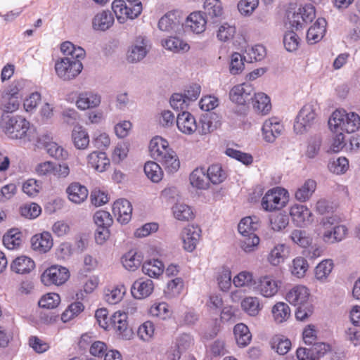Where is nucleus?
Listing matches in <instances>:
<instances>
[{
    "label": "nucleus",
    "mask_w": 360,
    "mask_h": 360,
    "mask_svg": "<svg viewBox=\"0 0 360 360\" xmlns=\"http://www.w3.org/2000/svg\"><path fill=\"white\" fill-rule=\"evenodd\" d=\"M162 44L166 49L174 53L186 52L190 49L186 41L177 37H169L162 40Z\"/></svg>",
    "instance_id": "40"
},
{
    "label": "nucleus",
    "mask_w": 360,
    "mask_h": 360,
    "mask_svg": "<svg viewBox=\"0 0 360 360\" xmlns=\"http://www.w3.org/2000/svg\"><path fill=\"white\" fill-rule=\"evenodd\" d=\"M254 88L252 84L243 83L233 86L229 93L230 99L238 105H247L252 100Z\"/></svg>",
    "instance_id": "9"
},
{
    "label": "nucleus",
    "mask_w": 360,
    "mask_h": 360,
    "mask_svg": "<svg viewBox=\"0 0 360 360\" xmlns=\"http://www.w3.org/2000/svg\"><path fill=\"white\" fill-rule=\"evenodd\" d=\"M72 139L76 148L84 150L89 144V136L87 131L81 126L74 127L72 132Z\"/></svg>",
    "instance_id": "37"
},
{
    "label": "nucleus",
    "mask_w": 360,
    "mask_h": 360,
    "mask_svg": "<svg viewBox=\"0 0 360 360\" xmlns=\"http://www.w3.org/2000/svg\"><path fill=\"white\" fill-rule=\"evenodd\" d=\"M327 22L325 18H319L307 32V39L314 44L322 39L326 31Z\"/></svg>",
    "instance_id": "24"
},
{
    "label": "nucleus",
    "mask_w": 360,
    "mask_h": 360,
    "mask_svg": "<svg viewBox=\"0 0 360 360\" xmlns=\"http://www.w3.org/2000/svg\"><path fill=\"white\" fill-rule=\"evenodd\" d=\"M113 14L109 11L98 13L92 20V27L96 31H105L114 23Z\"/></svg>",
    "instance_id": "26"
},
{
    "label": "nucleus",
    "mask_w": 360,
    "mask_h": 360,
    "mask_svg": "<svg viewBox=\"0 0 360 360\" xmlns=\"http://www.w3.org/2000/svg\"><path fill=\"white\" fill-rule=\"evenodd\" d=\"M328 125L331 130L354 133L360 127V117L353 112L347 113L344 110H336L330 117Z\"/></svg>",
    "instance_id": "3"
},
{
    "label": "nucleus",
    "mask_w": 360,
    "mask_h": 360,
    "mask_svg": "<svg viewBox=\"0 0 360 360\" xmlns=\"http://www.w3.org/2000/svg\"><path fill=\"white\" fill-rule=\"evenodd\" d=\"M177 23L174 13H167L160 19L158 27L162 31L169 32L175 30Z\"/></svg>",
    "instance_id": "59"
},
{
    "label": "nucleus",
    "mask_w": 360,
    "mask_h": 360,
    "mask_svg": "<svg viewBox=\"0 0 360 360\" xmlns=\"http://www.w3.org/2000/svg\"><path fill=\"white\" fill-rule=\"evenodd\" d=\"M283 129V124L276 117L266 120L262 127L263 139L267 143H274Z\"/></svg>",
    "instance_id": "14"
},
{
    "label": "nucleus",
    "mask_w": 360,
    "mask_h": 360,
    "mask_svg": "<svg viewBox=\"0 0 360 360\" xmlns=\"http://www.w3.org/2000/svg\"><path fill=\"white\" fill-rule=\"evenodd\" d=\"M169 149L168 141L160 136H155L150 141L149 150L150 155L157 160Z\"/></svg>",
    "instance_id": "30"
},
{
    "label": "nucleus",
    "mask_w": 360,
    "mask_h": 360,
    "mask_svg": "<svg viewBox=\"0 0 360 360\" xmlns=\"http://www.w3.org/2000/svg\"><path fill=\"white\" fill-rule=\"evenodd\" d=\"M266 56V49L264 46L257 44L253 46H248L244 52V60L247 63L260 61Z\"/></svg>",
    "instance_id": "44"
},
{
    "label": "nucleus",
    "mask_w": 360,
    "mask_h": 360,
    "mask_svg": "<svg viewBox=\"0 0 360 360\" xmlns=\"http://www.w3.org/2000/svg\"><path fill=\"white\" fill-rule=\"evenodd\" d=\"M255 110L263 115L267 114L271 109L269 97L264 93H255L251 101Z\"/></svg>",
    "instance_id": "35"
},
{
    "label": "nucleus",
    "mask_w": 360,
    "mask_h": 360,
    "mask_svg": "<svg viewBox=\"0 0 360 360\" xmlns=\"http://www.w3.org/2000/svg\"><path fill=\"white\" fill-rule=\"evenodd\" d=\"M288 202L287 190L276 187L269 190L263 196L261 205L264 210L272 212L285 206Z\"/></svg>",
    "instance_id": "5"
},
{
    "label": "nucleus",
    "mask_w": 360,
    "mask_h": 360,
    "mask_svg": "<svg viewBox=\"0 0 360 360\" xmlns=\"http://www.w3.org/2000/svg\"><path fill=\"white\" fill-rule=\"evenodd\" d=\"M155 326L152 321H147L141 324L137 331L139 338L145 342L151 340L154 335Z\"/></svg>",
    "instance_id": "61"
},
{
    "label": "nucleus",
    "mask_w": 360,
    "mask_h": 360,
    "mask_svg": "<svg viewBox=\"0 0 360 360\" xmlns=\"http://www.w3.org/2000/svg\"><path fill=\"white\" fill-rule=\"evenodd\" d=\"M328 167L329 170L334 174H344L348 169L349 161L345 157H340L330 161Z\"/></svg>",
    "instance_id": "55"
},
{
    "label": "nucleus",
    "mask_w": 360,
    "mask_h": 360,
    "mask_svg": "<svg viewBox=\"0 0 360 360\" xmlns=\"http://www.w3.org/2000/svg\"><path fill=\"white\" fill-rule=\"evenodd\" d=\"M183 287V279L179 277H176L167 283V290H165V292L169 297H175L180 294Z\"/></svg>",
    "instance_id": "64"
},
{
    "label": "nucleus",
    "mask_w": 360,
    "mask_h": 360,
    "mask_svg": "<svg viewBox=\"0 0 360 360\" xmlns=\"http://www.w3.org/2000/svg\"><path fill=\"white\" fill-rule=\"evenodd\" d=\"M20 100L17 97H12L4 93H1L0 109L6 113L16 111L20 106Z\"/></svg>",
    "instance_id": "49"
},
{
    "label": "nucleus",
    "mask_w": 360,
    "mask_h": 360,
    "mask_svg": "<svg viewBox=\"0 0 360 360\" xmlns=\"http://www.w3.org/2000/svg\"><path fill=\"white\" fill-rule=\"evenodd\" d=\"M142 260L141 253L134 250L127 252L122 258L124 267L131 271L136 270L141 264Z\"/></svg>",
    "instance_id": "36"
},
{
    "label": "nucleus",
    "mask_w": 360,
    "mask_h": 360,
    "mask_svg": "<svg viewBox=\"0 0 360 360\" xmlns=\"http://www.w3.org/2000/svg\"><path fill=\"white\" fill-rule=\"evenodd\" d=\"M209 20L200 11L191 13L186 18L185 26L195 34H201L205 30L206 24Z\"/></svg>",
    "instance_id": "19"
},
{
    "label": "nucleus",
    "mask_w": 360,
    "mask_h": 360,
    "mask_svg": "<svg viewBox=\"0 0 360 360\" xmlns=\"http://www.w3.org/2000/svg\"><path fill=\"white\" fill-rule=\"evenodd\" d=\"M69 277L70 272L66 267L52 266L42 274L41 280L45 285H60L65 283Z\"/></svg>",
    "instance_id": "7"
},
{
    "label": "nucleus",
    "mask_w": 360,
    "mask_h": 360,
    "mask_svg": "<svg viewBox=\"0 0 360 360\" xmlns=\"http://www.w3.org/2000/svg\"><path fill=\"white\" fill-rule=\"evenodd\" d=\"M273 317L276 323H283L290 316V309L288 304L282 302L274 305L271 310Z\"/></svg>",
    "instance_id": "47"
},
{
    "label": "nucleus",
    "mask_w": 360,
    "mask_h": 360,
    "mask_svg": "<svg viewBox=\"0 0 360 360\" xmlns=\"http://www.w3.org/2000/svg\"><path fill=\"white\" fill-rule=\"evenodd\" d=\"M300 41V37L294 31L287 32L284 34L283 44L286 51L289 52H292L297 49Z\"/></svg>",
    "instance_id": "58"
},
{
    "label": "nucleus",
    "mask_w": 360,
    "mask_h": 360,
    "mask_svg": "<svg viewBox=\"0 0 360 360\" xmlns=\"http://www.w3.org/2000/svg\"><path fill=\"white\" fill-rule=\"evenodd\" d=\"M316 117L313 105L307 104L300 110L294 124V130L297 134H302L313 124Z\"/></svg>",
    "instance_id": "8"
},
{
    "label": "nucleus",
    "mask_w": 360,
    "mask_h": 360,
    "mask_svg": "<svg viewBox=\"0 0 360 360\" xmlns=\"http://www.w3.org/2000/svg\"><path fill=\"white\" fill-rule=\"evenodd\" d=\"M112 212L120 224H127L131 219V204L127 199H118L113 203Z\"/></svg>",
    "instance_id": "15"
},
{
    "label": "nucleus",
    "mask_w": 360,
    "mask_h": 360,
    "mask_svg": "<svg viewBox=\"0 0 360 360\" xmlns=\"http://www.w3.org/2000/svg\"><path fill=\"white\" fill-rule=\"evenodd\" d=\"M127 319L126 313L116 311L110 318V326H112L122 338L129 340L132 335V330L128 327Z\"/></svg>",
    "instance_id": "12"
},
{
    "label": "nucleus",
    "mask_w": 360,
    "mask_h": 360,
    "mask_svg": "<svg viewBox=\"0 0 360 360\" xmlns=\"http://www.w3.org/2000/svg\"><path fill=\"white\" fill-rule=\"evenodd\" d=\"M289 223V217L285 214L279 213L270 219L271 229L280 231L286 228Z\"/></svg>",
    "instance_id": "63"
},
{
    "label": "nucleus",
    "mask_w": 360,
    "mask_h": 360,
    "mask_svg": "<svg viewBox=\"0 0 360 360\" xmlns=\"http://www.w3.org/2000/svg\"><path fill=\"white\" fill-rule=\"evenodd\" d=\"M209 182L213 184H219L224 181L226 178V174L222 169L221 165L219 164L212 165L206 170Z\"/></svg>",
    "instance_id": "48"
},
{
    "label": "nucleus",
    "mask_w": 360,
    "mask_h": 360,
    "mask_svg": "<svg viewBox=\"0 0 360 360\" xmlns=\"http://www.w3.org/2000/svg\"><path fill=\"white\" fill-rule=\"evenodd\" d=\"M44 138V147L50 156L56 160H64L68 157V151L56 142L46 141H49V136L46 135Z\"/></svg>",
    "instance_id": "39"
},
{
    "label": "nucleus",
    "mask_w": 360,
    "mask_h": 360,
    "mask_svg": "<svg viewBox=\"0 0 360 360\" xmlns=\"http://www.w3.org/2000/svg\"><path fill=\"white\" fill-rule=\"evenodd\" d=\"M142 8L139 0H114L112 3V9L120 23H124L126 18H137Z\"/></svg>",
    "instance_id": "4"
},
{
    "label": "nucleus",
    "mask_w": 360,
    "mask_h": 360,
    "mask_svg": "<svg viewBox=\"0 0 360 360\" xmlns=\"http://www.w3.org/2000/svg\"><path fill=\"white\" fill-rule=\"evenodd\" d=\"M244 238L240 241V247L245 252L255 251L259 243V238L256 234L242 235Z\"/></svg>",
    "instance_id": "57"
},
{
    "label": "nucleus",
    "mask_w": 360,
    "mask_h": 360,
    "mask_svg": "<svg viewBox=\"0 0 360 360\" xmlns=\"http://www.w3.org/2000/svg\"><path fill=\"white\" fill-rule=\"evenodd\" d=\"M225 153L229 157L235 159L245 165H250L253 162V158L252 155L232 148H227L226 149Z\"/></svg>",
    "instance_id": "53"
},
{
    "label": "nucleus",
    "mask_w": 360,
    "mask_h": 360,
    "mask_svg": "<svg viewBox=\"0 0 360 360\" xmlns=\"http://www.w3.org/2000/svg\"><path fill=\"white\" fill-rule=\"evenodd\" d=\"M154 284L150 279L139 278L132 285L131 292L135 299L141 300L148 297L153 292Z\"/></svg>",
    "instance_id": "18"
},
{
    "label": "nucleus",
    "mask_w": 360,
    "mask_h": 360,
    "mask_svg": "<svg viewBox=\"0 0 360 360\" xmlns=\"http://www.w3.org/2000/svg\"><path fill=\"white\" fill-rule=\"evenodd\" d=\"M244 53L235 52L231 55L229 70L232 75H238L244 69Z\"/></svg>",
    "instance_id": "56"
},
{
    "label": "nucleus",
    "mask_w": 360,
    "mask_h": 360,
    "mask_svg": "<svg viewBox=\"0 0 360 360\" xmlns=\"http://www.w3.org/2000/svg\"><path fill=\"white\" fill-rule=\"evenodd\" d=\"M278 281L271 276L260 277L255 282V289L265 297L274 296L278 290Z\"/></svg>",
    "instance_id": "11"
},
{
    "label": "nucleus",
    "mask_w": 360,
    "mask_h": 360,
    "mask_svg": "<svg viewBox=\"0 0 360 360\" xmlns=\"http://www.w3.org/2000/svg\"><path fill=\"white\" fill-rule=\"evenodd\" d=\"M22 233L17 229L8 231L3 237V243L8 250H15L18 248L22 243Z\"/></svg>",
    "instance_id": "46"
},
{
    "label": "nucleus",
    "mask_w": 360,
    "mask_h": 360,
    "mask_svg": "<svg viewBox=\"0 0 360 360\" xmlns=\"http://www.w3.org/2000/svg\"><path fill=\"white\" fill-rule=\"evenodd\" d=\"M69 200L75 203L83 202L88 197V189L78 182L70 184L66 189Z\"/></svg>",
    "instance_id": "27"
},
{
    "label": "nucleus",
    "mask_w": 360,
    "mask_h": 360,
    "mask_svg": "<svg viewBox=\"0 0 360 360\" xmlns=\"http://www.w3.org/2000/svg\"><path fill=\"white\" fill-rule=\"evenodd\" d=\"M60 297L58 294L51 292L44 295L39 301V306L45 309H53L59 304Z\"/></svg>",
    "instance_id": "60"
},
{
    "label": "nucleus",
    "mask_w": 360,
    "mask_h": 360,
    "mask_svg": "<svg viewBox=\"0 0 360 360\" xmlns=\"http://www.w3.org/2000/svg\"><path fill=\"white\" fill-rule=\"evenodd\" d=\"M101 102V96L93 91H84L78 94L76 105L81 110L98 107Z\"/></svg>",
    "instance_id": "16"
},
{
    "label": "nucleus",
    "mask_w": 360,
    "mask_h": 360,
    "mask_svg": "<svg viewBox=\"0 0 360 360\" xmlns=\"http://www.w3.org/2000/svg\"><path fill=\"white\" fill-rule=\"evenodd\" d=\"M333 266L334 264L332 259H326L322 260L315 268V278L322 283L328 282Z\"/></svg>",
    "instance_id": "31"
},
{
    "label": "nucleus",
    "mask_w": 360,
    "mask_h": 360,
    "mask_svg": "<svg viewBox=\"0 0 360 360\" xmlns=\"http://www.w3.org/2000/svg\"><path fill=\"white\" fill-rule=\"evenodd\" d=\"M257 217H246L240 220L238 225V232L241 235L255 234L254 232L259 228Z\"/></svg>",
    "instance_id": "43"
},
{
    "label": "nucleus",
    "mask_w": 360,
    "mask_h": 360,
    "mask_svg": "<svg viewBox=\"0 0 360 360\" xmlns=\"http://www.w3.org/2000/svg\"><path fill=\"white\" fill-rule=\"evenodd\" d=\"M60 51L65 57L56 63V72L63 80L72 79L82 70L83 65L80 60L84 58L85 51L70 41L62 43Z\"/></svg>",
    "instance_id": "1"
},
{
    "label": "nucleus",
    "mask_w": 360,
    "mask_h": 360,
    "mask_svg": "<svg viewBox=\"0 0 360 360\" xmlns=\"http://www.w3.org/2000/svg\"><path fill=\"white\" fill-rule=\"evenodd\" d=\"M233 333L238 346L244 347L251 341L252 335L249 328L244 323H238L233 328Z\"/></svg>",
    "instance_id": "41"
},
{
    "label": "nucleus",
    "mask_w": 360,
    "mask_h": 360,
    "mask_svg": "<svg viewBox=\"0 0 360 360\" xmlns=\"http://www.w3.org/2000/svg\"><path fill=\"white\" fill-rule=\"evenodd\" d=\"M292 241L301 248L309 247L312 242L309 234L304 230L295 229L290 236Z\"/></svg>",
    "instance_id": "52"
},
{
    "label": "nucleus",
    "mask_w": 360,
    "mask_h": 360,
    "mask_svg": "<svg viewBox=\"0 0 360 360\" xmlns=\"http://www.w3.org/2000/svg\"><path fill=\"white\" fill-rule=\"evenodd\" d=\"M201 229L198 226H188L183 235L184 248L188 252L195 250L200 238Z\"/></svg>",
    "instance_id": "25"
},
{
    "label": "nucleus",
    "mask_w": 360,
    "mask_h": 360,
    "mask_svg": "<svg viewBox=\"0 0 360 360\" xmlns=\"http://www.w3.org/2000/svg\"><path fill=\"white\" fill-rule=\"evenodd\" d=\"M316 183L312 179L307 180L303 185L297 188L295 193V198L300 202L307 201L315 191Z\"/></svg>",
    "instance_id": "45"
},
{
    "label": "nucleus",
    "mask_w": 360,
    "mask_h": 360,
    "mask_svg": "<svg viewBox=\"0 0 360 360\" xmlns=\"http://www.w3.org/2000/svg\"><path fill=\"white\" fill-rule=\"evenodd\" d=\"M190 183L193 187L198 189H206L209 186V181L205 168H196L190 174Z\"/></svg>",
    "instance_id": "33"
},
{
    "label": "nucleus",
    "mask_w": 360,
    "mask_h": 360,
    "mask_svg": "<svg viewBox=\"0 0 360 360\" xmlns=\"http://www.w3.org/2000/svg\"><path fill=\"white\" fill-rule=\"evenodd\" d=\"M88 165L98 172H103L110 165V160L105 152L94 151L88 155Z\"/></svg>",
    "instance_id": "28"
},
{
    "label": "nucleus",
    "mask_w": 360,
    "mask_h": 360,
    "mask_svg": "<svg viewBox=\"0 0 360 360\" xmlns=\"http://www.w3.org/2000/svg\"><path fill=\"white\" fill-rule=\"evenodd\" d=\"M291 347V342L287 338L275 337L271 342V347L280 355L288 353Z\"/></svg>",
    "instance_id": "62"
},
{
    "label": "nucleus",
    "mask_w": 360,
    "mask_h": 360,
    "mask_svg": "<svg viewBox=\"0 0 360 360\" xmlns=\"http://www.w3.org/2000/svg\"><path fill=\"white\" fill-rule=\"evenodd\" d=\"M288 248L283 243L276 244L270 250L267 260L273 266H278L285 262L288 256Z\"/></svg>",
    "instance_id": "29"
},
{
    "label": "nucleus",
    "mask_w": 360,
    "mask_h": 360,
    "mask_svg": "<svg viewBox=\"0 0 360 360\" xmlns=\"http://www.w3.org/2000/svg\"><path fill=\"white\" fill-rule=\"evenodd\" d=\"M176 126L178 129L185 134H192L198 129L194 116L188 111H182L177 115Z\"/></svg>",
    "instance_id": "17"
},
{
    "label": "nucleus",
    "mask_w": 360,
    "mask_h": 360,
    "mask_svg": "<svg viewBox=\"0 0 360 360\" xmlns=\"http://www.w3.org/2000/svg\"><path fill=\"white\" fill-rule=\"evenodd\" d=\"M316 17L315 8L311 4H305L300 7L297 11L288 10L286 13L287 21L292 28L298 30L302 27V24L311 22Z\"/></svg>",
    "instance_id": "6"
},
{
    "label": "nucleus",
    "mask_w": 360,
    "mask_h": 360,
    "mask_svg": "<svg viewBox=\"0 0 360 360\" xmlns=\"http://www.w3.org/2000/svg\"><path fill=\"white\" fill-rule=\"evenodd\" d=\"M203 7V14L209 21L217 22L221 19L224 9L220 0H205Z\"/></svg>",
    "instance_id": "22"
},
{
    "label": "nucleus",
    "mask_w": 360,
    "mask_h": 360,
    "mask_svg": "<svg viewBox=\"0 0 360 360\" xmlns=\"http://www.w3.org/2000/svg\"><path fill=\"white\" fill-rule=\"evenodd\" d=\"M309 289L302 285L294 286L286 295V300L295 306L308 303Z\"/></svg>",
    "instance_id": "20"
},
{
    "label": "nucleus",
    "mask_w": 360,
    "mask_h": 360,
    "mask_svg": "<svg viewBox=\"0 0 360 360\" xmlns=\"http://www.w3.org/2000/svg\"><path fill=\"white\" fill-rule=\"evenodd\" d=\"M242 309L251 316H256L262 309L259 299L257 297H246L241 301Z\"/></svg>",
    "instance_id": "42"
},
{
    "label": "nucleus",
    "mask_w": 360,
    "mask_h": 360,
    "mask_svg": "<svg viewBox=\"0 0 360 360\" xmlns=\"http://www.w3.org/2000/svg\"><path fill=\"white\" fill-rule=\"evenodd\" d=\"M169 173L176 172L180 167V162L176 153L169 148L158 160Z\"/></svg>",
    "instance_id": "34"
},
{
    "label": "nucleus",
    "mask_w": 360,
    "mask_h": 360,
    "mask_svg": "<svg viewBox=\"0 0 360 360\" xmlns=\"http://www.w3.org/2000/svg\"><path fill=\"white\" fill-rule=\"evenodd\" d=\"M309 267L307 261L302 257H297L292 260V274L297 278H302Z\"/></svg>",
    "instance_id": "54"
},
{
    "label": "nucleus",
    "mask_w": 360,
    "mask_h": 360,
    "mask_svg": "<svg viewBox=\"0 0 360 360\" xmlns=\"http://www.w3.org/2000/svg\"><path fill=\"white\" fill-rule=\"evenodd\" d=\"M1 127L9 139L20 140L23 143L37 138L35 128L21 116H3Z\"/></svg>",
    "instance_id": "2"
},
{
    "label": "nucleus",
    "mask_w": 360,
    "mask_h": 360,
    "mask_svg": "<svg viewBox=\"0 0 360 360\" xmlns=\"http://www.w3.org/2000/svg\"><path fill=\"white\" fill-rule=\"evenodd\" d=\"M143 169L148 178L153 182H159L162 178V169L155 162L148 161L146 162Z\"/></svg>",
    "instance_id": "51"
},
{
    "label": "nucleus",
    "mask_w": 360,
    "mask_h": 360,
    "mask_svg": "<svg viewBox=\"0 0 360 360\" xmlns=\"http://www.w3.org/2000/svg\"><path fill=\"white\" fill-rule=\"evenodd\" d=\"M347 233L345 226H335L330 229H323L321 239L326 244H333L342 241Z\"/></svg>",
    "instance_id": "21"
},
{
    "label": "nucleus",
    "mask_w": 360,
    "mask_h": 360,
    "mask_svg": "<svg viewBox=\"0 0 360 360\" xmlns=\"http://www.w3.org/2000/svg\"><path fill=\"white\" fill-rule=\"evenodd\" d=\"M34 261L26 256H20L15 259L11 264V269L17 274H27L34 269Z\"/></svg>",
    "instance_id": "32"
},
{
    "label": "nucleus",
    "mask_w": 360,
    "mask_h": 360,
    "mask_svg": "<svg viewBox=\"0 0 360 360\" xmlns=\"http://www.w3.org/2000/svg\"><path fill=\"white\" fill-rule=\"evenodd\" d=\"M32 248L40 253H46L53 246V238L49 232L44 231L40 234H36L31 238Z\"/></svg>",
    "instance_id": "23"
},
{
    "label": "nucleus",
    "mask_w": 360,
    "mask_h": 360,
    "mask_svg": "<svg viewBox=\"0 0 360 360\" xmlns=\"http://www.w3.org/2000/svg\"><path fill=\"white\" fill-rule=\"evenodd\" d=\"M174 217L179 221H188L193 218L192 208L186 204L177 202L172 207Z\"/></svg>",
    "instance_id": "50"
},
{
    "label": "nucleus",
    "mask_w": 360,
    "mask_h": 360,
    "mask_svg": "<svg viewBox=\"0 0 360 360\" xmlns=\"http://www.w3.org/2000/svg\"><path fill=\"white\" fill-rule=\"evenodd\" d=\"M165 266L162 261L150 259L142 265V271L150 278H158L164 271Z\"/></svg>",
    "instance_id": "38"
},
{
    "label": "nucleus",
    "mask_w": 360,
    "mask_h": 360,
    "mask_svg": "<svg viewBox=\"0 0 360 360\" xmlns=\"http://www.w3.org/2000/svg\"><path fill=\"white\" fill-rule=\"evenodd\" d=\"M148 51V39L145 37L139 36L128 51L127 60L130 63L139 62L146 56Z\"/></svg>",
    "instance_id": "13"
},
{
    "label": "nucleus",
    "mask_w": 360,
    "mask_h": 360,
    "mask_svg": "<svg viewBox=\"0 0 360 360\" xmlns=\"http://www.w3.org/2000/svg\"><path fill=\"white\" fill-rule=\"evenodd\" d=\"M290 215L295 225L297 227H304L313 221V214L311 210L304 205L296 204L290 207Z\"/></svg>",
    "instance_id": "10"
}]
</instances>
